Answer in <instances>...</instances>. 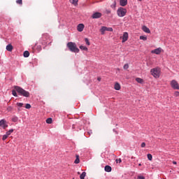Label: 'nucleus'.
I'll return each instance as SVG.
<instances>
[{
    "label": "nucleus",
    "instance_id": "f704fd0d",
    "mask_svg": "<svg viewBox=\"0 0 179 179\" xmlns=\"http://www.w3.org/2000/svg\"><path fill=\"white\" fill-rule=\"evenodd\" d=\"M18 107H23V103H17Z\"/></svg>",
    "mask_w": 179,
    "mask_h": 179
},
{
    "label": "nucleus",
    "instance_id": "dca6fc26",
    "mask_svg": "<svg viewBox=\"0 0 179 179\" xmlns=\"http://www.w3.org/2000/svg\"><path fill=\"white\" fill-rule=\"evenodd\" d=\"M111 166H108V165H106L105 166V171H106L107 173H111Z\"/></svg>",
    "mask_w": 179,
    "mask_h": 179
},
{
    "label": "nucleus",
    "instance_id": "aec40b11",
    "mask_svg": "<svg viewBox=\"0 0 179 179\" xmlns=\"http://www.w3.org/2000/svg\"><path fill=\"white\" fill-rule=\"evenodd\" d=\"M80 50H82L83 51H87L88 49H87V47L86 46L80 45Z\"/></svg>",
    "mask_w": 179,
    "mask_h": 179
},
{
    "label": "nucleus",
    "instance_id": "f03ea898",
    "mask_svg": "<svg viewBox=\"0 0 179 179\" xmlns=\"http://www.w3.org/2000/svg\"><path fill=\"white\" fill-rule=\"evenodd\" d=\"M15 90H16V92H17V93H19V94H20V96H23L24 97L30 96V93L20 87L15 86Z\"/></svg>",
    "mask_w": 179,
    "mask_h": 179
},
{
    "label": "nucleus",
    "instance_id": "e433bc0d",
    "mask_svg": "<svg viewBox=\"0 0 179 179\" xmlns=\"http://www.w3.org/2000/svg\"><path fill=\"white\" fill-rule=\"evenodd\" d=\"M145 146H146V143H141V148H145Z\"/></svg>",
    "mask_w": 179,
    "mask_h": 179
},
{
    "label": "nucleus",
    "instance_id": "a878e982",
    "mask_svg": "<svg viewBox=\"0 0 179 179\" xmlns=\"http://www.w3.org/2000/svg\"><path fill=\"white\" fill-rule=\"evenodd\" d=\"M147 157H148V160L152 162V159H153V157L152 156V154H148Z\"/></svg>",
    "mask_w": 179,
    "mask_h": 179
},
{
    "label": "nucleus",
    "instance_id": "cd10ccee",
    "mask_svg": "<svg viewBox=\"0 0 179 179\" xmlns=\"http://www.w3.org/2000/svg\"><path fill=\"white\" fill-rule=\"evenodd\" d=\"M85 44H87V45H90V41H89V38H85Z\"/></svg>",
    "mask_w": 179,
    "mask_h": 179
},
{
    "label": "nucleus",
    "instance_id": "72a5a7b5",
    "mask_svg": "<svg viewBox=\"0 0 179 179\" xmlns=\"http://www.w3.org/2000/svg\"><path fill=\"white\" fill-rule=\"evenodd\" d=\"M16 3H18L19 5H22V0H17Z\"/></svg>",
    "mask_w": 179,
    "mask_h": 179
},
{
    "label": "nucleus",
    "instance_id": "5701e85b",
    "mask_svg": "<svg viewBox=\"0 0 179 179\" xmlns=\"http://www.w3.org/2000/svg\"><path fill=\"white\" fill-rule=\"evenodd\" d=\"M18 120H19V118L17 117H12L11 121L13 122H17Z\"/></svg>",
    "mask_w": 179,
    "mask_h": 179
},
{
    "label": "nucleus",
    "instance_id": "9b49d317",
    "mask_svg": "<svg viewBox=\"0 0 179 179\" xmlns=\"http://www.w3.org/2000/svg\"><path fill=\"white\" fill-rule=\"evenodd\" d=\"M128 40V34L127 32H124L122 36V43H125Z\"/></svg>",
    "mask_w": 179,
    "mask_h": 179
},
{
    "label": "nucleus",
    "instance_id": "c9c22d12",
    "mask_svg": "<svg viewBox=\"0 0 179 179\" xmlns=\"http://www.w3.org/2000/svg\"><path fill=\"white\" fill-rule=\"evenodd\" d=\"M122 162V160L120 158L118 159H116L117 163H121Z\"/></svg>",
    "mask_w": 179,
    "mask_h": 179
},
{
    "label": "nucleus",
    "instance_id": "c85d7f7f",
    "mask_svg": "<svg viewBox=\"0 0 179 179\" xmlns=\"http://www.w3.org/2000/svg\"><path fill=\"white\" fill-rule=\"evenodd\" d=\"M16 90H13V91H12V94H13V96H14L15 97H17V94L16 93Z\"/></svg>",
    "mask_w": 179,
    "mask_h": 179
},
{
    "label": "nucleus",
    "instance_id": "a19ab883",
    "mask_svg": "<svg viewBox=\"0 0 179 179\" xmlns=\"http://www.w3.org/2000/svg\"><path fill=\"white\" fill-rule=\"evenodd\" d=\"M113 131H114V132H116V134H117V131H115V129H113Z\"/></svg>",
    "mask_w": 179,
    "mask_h": 179
},
{
    "label": "nucleus",
    "instance_id": "39448f33",
    "mask_svg": "<svg viewBox=\"0 0 179 179\" xmlns=\"http://www.w3.org/2000/svg\"><path fill=\"white\" fill-rule=\"evenodd\" d=\"M170 85H171V87H172L173 90H179V84H178V82H177V80H172L171 81Z\"/></svg>",
    "mask_w": 179,
    "mask_h": 179
},
{
    "label": "nucleus",
    "instance_id": "bb28decb",
    "mask_svg": "<svg viewBox=\"0 0 179 179\" xmlns=\"http://www.w3.org/2000/svg\"><path fill=\"white\" fill-rule=\"evenodd\" d=\"M13 129H10L9 131H8L6 133V134H7L8 136H9V135H10V134H12V133H13Z\"/></svg>",
    "mask_w": 179,
    "mask_h": 179
},
{
    "label": "nucleus",
    "instance_id": "37998d69",
    "mask_svg": "<svg viewBox=\"0 0 179 179\" xmlns=\"http://www.w3.org/2000/svg\"><path fill=\"white\" fill-rule=\"evenodd\" d=\"M138 1H142V0H138Z\"/></svg>",
    "mask_w": 179,
    "mask_h": 179
},
{
    "label": "nucleus",
    "instance_id": "1a4fd4ad",
    "mask_svg": "<svg viewBox=\"0 0 179 179\" xmlns=\"http://www.w3.org/2000/svg\"><path fill=\"white\" fill-rule=\"evenodd\" d=\"M101 16V13L96 12L92 14V19H100Z\"/></svg>",
    "mask_w": 179,
    "mask_h": 179
},
{
    "label": "nucleus",
    "instance_id": "b1692460",
    "mask_svg": "<svg viewBox=\"0 0 179 179\" xmlns=\"http://www.w3.org/2000/svg\"><path fill=\"white\" fill-rule=\"evenodd\" d=\"M46 123L47 124H52V118L49 117L46 120Z\"/></svg>",
    "mask_w": 179,
    "mask_h": 179
},
{
    "label": "nucleus",
    "instance_id": "20e7f679",
    "mask_svg": "<svg viewBox=\"0 0 179 179\" xmlns=\"http://www.w3.org/2000/svg\"><path fill=\"white\" fill-rule=\"evenodd\" d=\"M117 15L119 17H124V16H125V15H127V10L126 8H124L122 7H120L117 10Z\"/></svg>",
    "mask_w": 179,
    "mask_h": 179
},
{
    "label": "nucleus",
    "instance_id": "f3484780",
    "mask_svg": "<svg viewBox=\"0 0 179 179\" xmlns=\"http://www.w3.org/2000/svg\"><path fill=\"white\" fill-rule=\"evenodd\" d=\"M136 80L138 83H141V85L144 83L143 79L141 78H136Z\"/></svg>",
    "mask_w": 179,
    "mask_h": 179
},
{
    "label": "nucleus",
    "instance_id": "393cba45",
    "mask_svg": "<svg viewBox=\"0 0 179 179\" xmlns=\"http://www.w3.org/2000/svg\"><path fill=\"white\" fill-rule=\"evenodd\" d=\"M85 177H86V172H83L80 176V178L85 179Z\"/></svg>",
    "mask_w": 179,
    "mask_h": 179
},
{
    "label": "nucleus",
    "instance_id": "9d476101",
    "mask_svg": "<svg viewBox=\"0 0 179 179\" xmlns=\"http://www.w3.org/2000/svg\"><path fill=\"white\" fill-rule=\"evenodd\" d=\"M83 29H85V25L83 24H79L77 26L78 31H83Z\"/></svg>",
    "mask_w": 179,
    "mask_h": 179
},
{
    "label": "nucleus",
    "instance_id": "2f4dec72",
    "mask_svg": "<svg viewBox=\"0 0 179 179\" xmlns=\"http://www.w3.org/2000/svg\"><path fill=\"white\" fill-rule=\"evenodd\" d=\"M25 108H27L28 110L31 108V105H30V103H27L25 106Z\"/></svg>",
    "mask_w": 179,
    "mask_h": 179
},
{
    "label": "nucleus",
    "instance_id": "4be33fe9",
    "mask_svg": "<svg viewBox=\"0 0 179 179\" xmlns=\"http://www.w3.org/2000/svg\"><path fill=\"white\" fill-rule=\"evenodd\" d=\"M140 40H143V41H146L148 40V37L146 36H141Z\"/></svg>",
    "mask_w": 179,
    "mask_h": 179
},
{
    "label": "nucleus",
    "instance_id": "7c9ffc66",
    "mask_svg": "<svg viewBox=\"0 0 179 179\" xmlns=\"http://www.w3.org/2000/svg\"><path fill=\"white\" fill-rule=\"evenodd\" d=\"M8 136H9L8 135L4 134V135L3 136V137H2L3 141H6V139H8Z\"/></svg>",
    "mask_w": 179,
    "mask_h": 179
},
{
    "label": "nucleus",
    "instance_id": "f8f14e48",
    "mask_svg": "<svg viewBox=\"0 0 179 179\" xmlns=\"http://www.w3.org/2000/svg\"><path fill=\"white\" fill-rule=\"evenodd\" d=\"M128 0H120V6H127Z\"/></svg>",
    "mask_w": 179,
    "mask_h": 179
},
{
    "label": "nucleus",
    "instance_id": "2eb2a0df",
    "mask_svg": "<svg viewBox=\"0 0 179 179\" xmlns=\"http://www.w3.org/2000/svg\"><path fill=\"white\" fill-rule=\"evenodd\" d=\"M6 48L7 51H9L10 52H12V50H13V46L11 44H8Z\"/></svg>",
    "mask_w": 179,
    "mask_h": 179
},
{
    "label": "nucleus",
    "instance_id": "473e14b6",
    "mask_svg": "<svg viewBox=\"0 0 179 179\" xmlns=\"http://www.w3.org/2000/svg\"><path fill=\"white\" fill-rule=\"evenodd\" d=\"M129 68V65L128 64H126L123 66V69H128Z\"/></svg>",
    "mask_w": 179,
    "mask_h": 179
},
{
    "label": "nucleus",
    "instance_id": "f257e3e1",
    "mask_svg": "<svg viewBox=\"0 0 179 179\" xmlns=\"http://www.w3.org/2000/svg\"><path fill=\"white\" fill-rule=\"evenodd\" d=\"M150 73L153 76V78H155V79H159L162 73V69H160L159 67L152 69L150 70Z\"/></svg>",
    "mask_w": 179,
    "mask_h": 179
},
{
    "label": "nucleus",
    "instance_id": "7ed1b4c3",
    "mask_svg": "<svg viewBox=\"0 0 179 179\" xmlns=\"http://www.w3.org/2000/svg\"><path fill=\"white\" fill-rule=\"evenodd\" d=\"M67 47L69 48V50L71 52H79L80 50L76 46V43H73V42H69L67 43Z\"/></svg>",
    "mask_w": 179,
    "mask_h": 179
},
{
    "label": "nucleus",
    "instance_id": "79ce46f5",
    "mask_svg": "<svg viewBox=\"0 0 179 179\" xmlns=\"http://www.w3.org/2000/svg\"><path fill=\"white\" fill-rule=\"evenodd\" d=\"M78 174H80V173L78 172Z\"/></svg>",
    "mask_w": 179,
    "mask_h": 179
},
{
    "label": "nucleus",
    "instance_id": "423d86ee",
    "mask_svg": "<svg viewBox=\"0 0 179 179\" xmlns=\"http://www.w3.org/2000/svg\"><path fill=\"white\" fill-rule=\"evenodd\" d=\"M0 127L3 128V129H6L8 128V122L5 119H2L0 120Z\"/></svg>",
    "mask_w": 179,
    "mask_h": 179
},
{
    "label": "nucleus",
    "instance_id": "ea45409f",
    "mask_svg": "<svg viewBox=\"0 0 179 179\" xmlns=\"http://www.w3.org/2000/svg\"><path fill=\"white\" fill-rule=\"evenodd\" d=\"M98 80H99V82H100L101 80V78H98Z\"/></svg>",
    "mask_w": 179,
    "mask_h": 179
},
{
    "label": "nucleus",
    "instance_id": "58836bf2",
    "mask_svg": "<svg viewBox=\"0 0 179 179\" xmlns=\"http://www.w3.org/2000/svg\"><path fill=\"white\" fill-rule=\"evenodd\" d=\"M173 164H177V162L173 161Z\"/></svg>",
    "mask_w": 179,
    "mask_h": 179
},
{
    "label": "nucleus",
    "instance_id": "ddd939ff",
    "mask_svg": "<svg viewBox=\"0 0 179 179\" xmlns=\"http://www.w3.org/2000/svg\"><path fill=\"white\" fill-rule=\"evenodd\" d=\"M142 30L145 33H148V34H150V29L148 27H146V26H143Z\"/></svg>",
    "mask_w": 179,
    "mask_h": 179
},
{
    "label": "nucleus",
    "instance_id": "6ab92c4d",
    "mask_svg": "<svg viewBox=\"0 0 179 179\" xmlns=\"http://www.w3.org/2000/svg\"><path fill=\"white\" fill-rule=\"evenodd\" d=\"M69 1H70L71 3H73V5L76 6V5H78V2L79 0H69Z\"/></svg>",
    "mask_w": 179,
    "mask_h": 179
},
{
    "label": "nucleus",
    "instance_id": "0eeeda50",
    "mask_svg": "<svg viewBox=\"0 0 179 179\" xmlns=\"http://www.w3.org/2000/svg\"><path fill=\"white\" fill-rule=\"evenodd\" d=\"M101 34H104L106 31H113V28L107 27H102L100 29Z\"/></svg>",
    "mask_w": 179,
    "mask_h": 179
},
{
    "label": "nucleus",
    "instance_id": "412c9836",
    "mask_svg": "<svg viewBox=\"0 0 179 179\" xmlns=\"http://www.w3.org/2000/svg\"><path fill=\"white\" fill-rule=\"evenodd\" d=\"M30 55V53L29 52V51H24V57L25 58H28V57Z\"/></svg>",
    "mask_w": 179,
    "mask_h": 179
},
{
    "label": "nucleus",
    "instance_id": "a211bd4d",
    "mask_svg": "<svg viewBox=\"0 0 179 179\" xmlns=\"http://www.w3.org/2000/svg\"><path fill=\"white\" fill-rule=\"evenodd\" d=\"M80 159H79V155H76V159L74 161L75 164H79Z\"/></svg>",
    "mask_w": 179,
    "mask_h": 179
},
{
    "label": "nucleus",
    "instance_id": "6e6552de",
    "mask_svg": "<svg viewBox=\"0 0 179 179\" xmlns=\"http://www.w3.org/2000/svg\"><path fill=\"white\" fill-rule=\"evenodd\" d=\"M163 49H162V48H156L153 50L151 51V54H156L157 55H160V54H162V52H163Z\"/></svg>",
    "mask_w": 179,
    "mask_h": 179
},
{
    "label": "nucleus",
    "instance_id": "4468645a",
    "mask_svg": "<svg viewBox=\"0 0 179 179\" xmlns=\"http://www.w3.org/2000/svg\"><path fill=\"white\" fill-rule=\"evenodd\" d=\"M114 89H115V90H121V85H120V83H116L115 84Z\"/></svg>",
    "mask_w": 179,
    "mask_h": 179
},
{
    "label": "nucleus",
    "instance_id": "4c0bfd02",
    "mask_svg": "<svg viewBox=\"0 0 179 179\" xmlns=\"http://www.w3.org/2000/svg\"><path fill=\"white\" fill-rule=\"evenodd\" d=\"M138 179H145L144 176H138Z\"/></svg>",
    "mask_w": 179,
    "mask_h": 179
},
{
    "label": "nucleus",
    "instance_id": "c756f323",
    "mask_svg": "<svg viewBox=\"0 0 179 179\" xmlns=\"http://www.w3.org/2000/svg\"><path fill=\"white\" fill-rule=\"evenodd\" d=\"M173 96H174V97H179V92L178 91H176L173 93Z\"/></svg>",
    "mask_w": 179,
    "mask_h": 179
}]
</instances>
